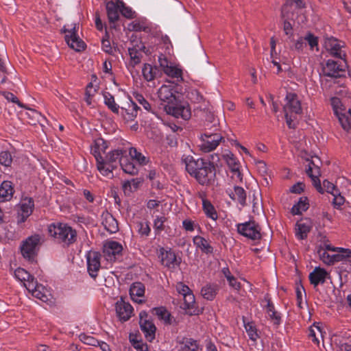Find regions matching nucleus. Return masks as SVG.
<instances>
[{"instance_id": "nucleus-1", "label": "nucleus", "mask_w": 351, "mask_h": 351, "mask_svg": "<svg viewBox=\"0 0 351 351\" xmlns=\"http://www.w3.org/2000/svg\"><path fill=\"white\" fill-rule=\"evenodd\" d=\"M97 168L99 173L107 178L114 176L113 171L119 165L123 171L130 175H136L138 167L128 156L127 147H119L108 152L105 157L99 158Z\"/></svg>"}, {"instance_id": "nucleus-2", "label": "nucleus", "mask_w": 351, "mask_h": 351, "mask_svg": "<svg viewBox=\"0 0 351 351\" xmlns=\"http://www.w3.org/2000/svg\"><path fill=\"white\" fill-rule=\"evenodd\" d=\"M306 174L311 178L313 185L316 190L320 193H324L327 192L331 195L337 191L339 189L330 182L327 180L323 181L322 184L320 182L319 177L321 175L320 169L315 160H308L307 167H306Z\"/></svg>"}, {"instance_id": "nucleus-3", "label": "nucleus", "mask_w": 351, "mask_h": 351, "mask_svg": "<svg viewBox=\"0 0 351 351\" xmlns=\"http://www.w3.org/2000/svg\"><path fill=\"white\" fill-rule=\"evenodd\" d=\"M48 232L51 237L66 245L76 241V231L66 223H53L49 226Z\"/></svg>"}, {"instance_id": "nucleus-4", "label": "nucleus", "mask_w": 351, "mask_h": 351, "mask_svg": "<svg viewBox=\"0 0 351 351\" xmlns=\"http://www.w3.org/2000/svg\"><path fill=\"white\" fill-rule=\"evenodd\" d=\"M285 100L283 110L287 125L289 128H295L297 115L302 112L300 101L295 94L291 93L287 95Z\"/></svg>"}, {"instance_id": "nucleus-5", "label": "nucleus", "mask_w": 351, "mask_h": 351, "mask_svg": "<svg viewBox=\"0 0 351 351\" xmlns=\"http://www.w3.org/2000/svg\"><path fill=\"white\" fill-rule=\"evenodd\" d=\"M177 292L183 297L184 302L181 308L189 315H198L199 310L195 304V295L191 289L182 282L176 285Z\"/></svg>"}, {"instance_id": "nucleus-6", "label": "nucleus", "mask_w": 351, "mask_h": 351, "mask_svg": "<svg viewBox=\"0 0 351 351\" xmlns=\"http://www.w3.org/2000/svg\"><path fill=\"white\" fill-rule=\"evenodd\" d=\"M223 140V137L220 133L206 130L201 135L199 147L203 152L208 153L215 150Z\"/></svg>"}, {"instance_id": "nucleus-7", "label": "nucleus", "mask_w": 351, "mask_h": 351, "mask_svg": "<svg viewBox=\"0 0 351 351\" xmlns=\"http://www.w3.org/2000/svg\"><path fill=\"white\" fill-rule=\"evenodd\" d=\"M77 29L78 26L75 23L71 25V27L69 25L63 27L64 38L68 45L77 51H81L85 49L86 44L77 35Z\"/></svg>"}, {"instance_id": "nucleus-8", "label": "nucleus", "mask_w": 351, "mask_h": 351, "mask_svg": "<svg viewBox=\"0 0 351 351\" xmlns=\"http://www.w3.org/2000/svg\"><path fill=\"white\" fill-rule=\"evenodd\" d=\"M40 244V237L38 234L27 237L21 245L23 256L29 261H33L37 254Z\"/></svg>"}, {"instance_id": "nucleus-9", "label": "nucleus", "mask_w": 351, "mask_h": 351, "mask_svg": "<svg viewBox=\"0 0 351 351\" xmlns=\"http://www.w3.org/2000/svg\"><path fill=\"white\" fill-rule=\"evenodd\" d=\"M158 62L165 75L174 79L177 82L183 81L182 70L179 66L174 64L162 54L158 56Z\"/></svg>"}, {"instance_id": "nucleus-10", "label": "nucleus", "mask_w": 351, "mask_h": 351, "mask_svg": "<svg viewBox=\"0 0 351 351\" xmlns=\"http://www.w3.org/2000/svg\"><path fill=\"white\" fill-rule=\"evenodd\" d=\"M239 234L253 241L261 239V228L254 221H249L237 225Z\"/></svg>"}, {"instance_id": "nucleus-11", "label": "nucleus", "mask_w": 351, "mask_h": 351, "mask_svg": "<svg viewBox=\"0 0 351 351\" xmlns=\"http://www.w3.org/2000/svg\"><path fill=\"white\" fill-rule=\"evenodd\" d=\"M165 110L168 114L178 119L188 120L191 116L189 105L186 102H181L180 99L172 105H165Z\"/></svg>"}, {"instance_id": "nucleus-12", "label": "nucleus", "mask_w": 351, "mask_h": 351, "mask_svg": "<svg viewBox=\"0 0 351 351\" xmlns=\"http://www.w3.org/2000/svg\"><path fill=\"white\" fill-rule=\"evenodd\" d=\"M347 67L345 60L335 61L328 60L323 67L322 71L325 76L337 78L343 76Z\"/></svg>"}, {"instance_id": "nucleus-13", "label": "nucleus", "mask_w": 351, "mask_h": 351, "mask_svg": "<svg viewBox=\"0 0 351 351\" xmlns=\"http://www.w3.org/2000/svg\"><path fill=\"white\" fill-rule=\"evenodd\" d=\"M139 324L141 331L144 333L147 341L152 342L155 339L156 327L151 317L146 311H142L139 313Z\"/></svg>"}, {"instance_id": "nucleus-14", "label": "nucleus", "mask_w": 351, "mask_h": 351, "mask_svg": "<svg viewBox=\"0 0 351 351\" xmlns=\"http://www.w3.org/2000/svg\"><path fill=\"white\" fill-rule=\"evenodd\" d=\"M160 100L165 105H172L180 99V95L173 84H164L158 91Z\"/></svg>"}, {"instance_id": "nucleus-15", "label": "nucleus", "mask_w": 351, "mask_h": 351, "mask_svg": "<svg viewBox=\"0 0 351 351\" xmlns=\"http://www.w3.org/2000/svg\"><path fill=\"white\" fill-rule=\"evenodd\" d=\"M310 49H315L318 51V38L311 32H308L304 36L299 37L294 41L293 48L299 53H302L306 45Z\"/></svg>"}, {"instance_id": "nucleus-16", "label": "nucleus", "mask_w": 351, "mask_h": 351, "mask_svg": "<svg viewBox=\"0 0 351 351\" xmlns=\"http://www.w3.org/2000/svg\"><path fill=\"white\" fill-rule=\"evenodd\" d=\"M182 162L184 164L186 171L194 178L195 173H197L202 167H204L208 160L202 158L195 159L191 155L184 154L182 157Z\"/></svg>"}, {"instance_id": "nucleus-17", "label": "nucleus", "mask_w": 351, "mask_h": 351, "mask_svg": "<svg viewBox=\"0 0 351 351\" xmlns=\"http://www.w3.org/2000/svg\"><path fill=\"white\" fill-rule=\"evenodd\" d=\"M158 258L161 264L169 269H174L180 264V261L177 259L175 252L171 248L160 247L158 250Z\"/></svg>"}, {"instance_id": "nucleus-18", "label": "nucleus", "mask_w": 351, "mask_h": 351, "mask_svg": "<svg viewBox=\"0 0 351 351\" xmlns=\"http://www.w3.org/2000/svg\"><path fill=\"white\" fill-rule=\"evenodd\" d=\"M215 168L212 162L208 161L204 167L195 173L194 178L201 185H209L215 176Z\"/></svg>"}, {"instance_id": "nucleus-19", "label": "nucleus", "mask_w": 351, "mask_h": 351, "mask_svg": "<svg viewBox=\"0 0 351 351\" xmlns=\"http://www.w3.org/2000/svg\"><path fill=\"white\" fill-rule=\"evenodd\" d=\"M101 254L95 251H90L86 254L88 272L94 279L97 276L101 267Z\"/></svg>"}, {"instance_id": "nucleus-20", "label": "nucleus", "mask_w": 351, "mask_h": 351, "mask_svg": "<svg viewBox=\"0 0 351 351\" xmlns=\"http://www.w3.org/2000/svg\"><path fill=\"white\" fill-rule=\"evenodd\" d=\"M34 208V202L31 197L23 199L20 203V209L18 212V223H24L32 215Z\"/></svg>"}, {"instance_id": "nucleus-21", "label": "nucleus", "mask_w": 351, "mask_h": 351, "mask_svg": "<svg viewBox=\"0 0 351 351\" xmlns=\"http://www.w3.org/2000/svg\"><path fill=\"white\" fill-rule=\"evenodd\" d=\"M140 107L133 101L130 100L120 107L119 114L127 121H133L136 118Z\"/></svg>"}, {"instance_id": "nucleus-22", "label": "nucleus", "mask_w": 351, "mask_h": 351, "mask_svg": "<svg viewBox=\"0 0 351 351\" xmlns=\"http://www.w3.org/2000/svg\"><path fill=\"white\" fill-rule=\"evenodd\" d=\"M123 247L115 241H106L103 247V253L108 261H114L116 256L121 253Z\"/></svg>"}, {"instance_id": "nucleus-23", "label": "nucleus", "mask_w": 351, "mask_h": 351, "mask_svg": "<svg viewBox=\"0 0 351 351\" xmlns=\"http://www.w3.org/2000/svg\"><path fill=\"white\" fill-rule=\"evenodd\" d=\"M25 288L34 297L43 302L48 300L47 290L43 285L38 284L36 280L31 282H26Z\"/></svg>"}, {"instance_id": "nucleus-24", "label": "nucleus", "mask_w": 351, "mask_h": 351, "mask_svg": "<svg viewBox=\"0 0 351 351\" xmlns=\"http://www.w3.org/2000/svg\"><path fill=\"white\" fill-rule=\"evenodd\" d=\"M121 7H123V2L120 0H111L106 3L107 15L110 23L119 19Z\"/></svg>"}, {"instance_id": "nucleus-25", "label": "nucleus", "mask_w": 351, "mask_h": 351, "mask_svg": "<svg viewBox=\"0 0 351 351\" xmlns=\"http://www.w3.org/2000/svg\"><path fill=\"white\" fill-rule=\"evenodd\" d=\"M116 313L121 321H128L132 316L133 307L122 299L117 301L115 306Z\"/></svg>"}, {"instance_id": "nucleus-26", "label": "nucleus", "mask_w": 351, "mask_h": 351, "mask_svg": "<svg viewBox=\"0 0 351 351\" xmlns=\"http://www.w3.org/2000/svg\"><path fill=\"white\" fill-rule=\"evenodd\" d=\"M329 276L327 271L320 267H316L313 271L309 274L308 278L311 285L316 287L319 284H324Z\"/></svg>"}, {"instance_id": "nucleus-27", "label": "nucleus", "mask_w": 351, "mask_h": 351, "mask_svg": "<svg viewBox=\"0 0 351 351\" xmlns=\"http://www.w3.org/2000/svg\"><path fill=\"white\" fill-rule=\"evenodd\" d=\"M326 47L331 56L340 60H344L346 53L344 51L342 50V45L337 40L333 38L329 39L326 43Z\"/></svg>"}, {"instance_id": "nucleus-28", "label": "nucleus", "mask_w": 351, "mask_h": 351, "mask_svg": "<svg viewBox=\"0 0 351 351\" xmlns=\"http://www.w3.org/2000/svg\"><path fill=\"white\" fill-rule=\"evenodd\" d=\"M108 147V142L103 138H97L94 141L91 146V154L95 158L97 164L99 162V158H103V154H105Z\"/></svg>"}, {"instance_id": "nucleus-29", "label": "nucleus", "mask_w": 351, "mask_h": 351, "mask_svg": "<svg viewBox=\"0 0 351 351\" xmlns=\"http://www.w3.org/2000/svg\"><path fill=\"white\" fill-rule=\"evenodd\" d=\"M101 219L102 225L110 233H116L119 230L118 222L110 213H103Z\"/></svg>"}, {"instance_id": "nucleus-30", "label": "nucleus", "mask_w": 351, "mask_h": 351, "mask_svg": "<svg viewBox=\"0 0 351 351\" xmlns=\"http://www.w3.org/2000/svg\"><path fill=\"white\" fill-rule=\"evenodd\" d=\"M226 193L233 201L239 202L242 206L246 205V192L243 187L235 186L233 190H227Z\"/></svg>"}, {"instance_id": "nucleus-31", "label": "nucleus", "mask_w": 351, "mask_h": 351, "mask_svg": "<svg viewBox=\"0 0 351 351\" xmlns=\"http://www.w3.org/2000/svg\"><path fill=\"white\" fill-rule=\"evenodd\" d=\"M128 156L131 161L134 163L136 161L138 165L144 166L149 163V159L148 157L143 155L141 152L138 151L135 147H130L127 148Z\"/></svg>"}, {"instance_id": "nucleus-32", "label": "nucleus", "mask_w": 351, "mask_h": 351, "mask_svg": "<svg viewBox=\"0 0 351 351\" xmlns=\"http://www.w3.org/2000/svg\"><path fill=\"white\" fill-rule=\"evenodd\" d=\"M194 245L198 247L202 253L206 254H211L213 253V247L210 245V242L201 236H195L193 239Z\"/></svg>"}, {"instance_id": "nucleus-33", "label": "nucleus", "mask_w": 351, "mask_h": 351, "mask_svg": "<svg viewBox=\"0 0 351 351\" xmlns=\"http://www.w3.org/2000/svg\"><path fill=\"white\" fill-rule=\"evenodd\" d=\"M219 289V287L218 285L208 283L202 288L201 294L204 299L212 301L217 295Z\"/></svg>"}, {"instance_id": "nucleus-34", "label": "nucleus", "mask_w": 351, "mask_h": 351, "mask_svg": "<svg viewBox=\"0 0 351 351\" xmlns=\"http://www.w3.org/2000/svg\"><path fill=\"white\" fill-rule=\"evenodd\" d=\"M14 193L12 182L4 181L0 186V202H4L11 199Z\"/></svg>"}, {"instance_id": "nucleus-35", "label": "nucleus", "mask_w": 351, "mask_h": 351, "mask_svg": "<svg viewBox=\"0 0 351 351\" xmlns=\"http://www.w3.org/2000/svg\"><path fill=\"white\" fill-rule=\"evenodd\" d=\"M223 159L225 160L230 169L232 172L239 173L240 162L237 157L230 152H228L222 155Z\"/></svg>"}, {"instance_id": "nucleus-36", "label": "nucleus", "mask_w": 351, "mask_h": 351, "mask_svg": "<svg viewBox=\"0 0 351 351\" xmlns=\"http://www.w3.org/2000/svg\"><path fill=\"white\" fill-rule=\"evenodd\" d=\"M142 73L143 78L146 81L150 82L159 76L160 71L155 66H152L149 64H145L142 69Z\"/></svg>"}, {"instance_id": "nucleus-37", "label": "nucleus", "mask_w": 351, "mask_h": 351, "mask_svg": "<svg viewBox=\"0 0 351 351\" xmlns=\"http://www.w3.org/2000/svg\"><path fill=\"white\" fill-rule=\"evenodd\" d=\"M337 254H332L334 263L337 262H346L351 264V250L343 247H338L335 252Z\"/></svg>"}, {"instance_id": "nucleus-38", "label": "nucleus", "mask_w": 351, "mask_h": 351, "mask_svg": "<svg viewBox=\"0 0 351 351\" xmlns=\"http://www.w3.org/2000/svg\"><path fill=\"white\" fill-rule=\"evenodd\" d=\"M104 104L113 113L119 114L120 106L115 102L114 96L109 92L103 93Z\"/></svg>"}, {"instance_id": "nucleus-39", "label": "nucleus", "mask_w": 351, "mask_h": 351, "mask_svg": "<svg viewBox=\"0 0 351 351\" xmlns=\"http://www.w3.org/2000/svg\"><path fill=\"white\" fill-rule=\"evenodd\" d=\"M309 207L308 199L306 197H301L298 202L291 208V213L294 215H301L307 210Z\"/></svg>"}, {"instance_id": "nucleus-40", "label": "nucleus", "mask_w": 351, "mask_h": 351, "mask_svg": "<svg viewBox=\"0 0 351 351\" xmlns=\"http://www.w3.org/2000/svg\"><path fill=\"white\" fill-rule=\"evenodd\" d=\"M145 293V286L143 283L140 282H134L130 289V294L133 300L138 303H141L143 302L142 300H135L134 297H142Z\"/></svg>"}, {"instance_id": "nucleus-41", "label": "nucleus", "mask_w": 351, "mask_h": 351, "mask_svg": "<svg viewBox=\"0 0 351 351\" xmlns=\"http://www.w3.org/2000/svg\"><path fill=\"white\" fill-rule=\"evenodd\" d=\"M14 276L17 280L23 283L25 287L26 282H31L32 281H34L36 280L32 275H31L25 269L21 267L16 269L14 271Z\"/></svg>"}, {"instance_id": "nucleus-42", "label": "nucleus", "mask_w": 351, "mask_h": 351, "mask_svg": "<svg viewBox=\"0 0 351 351\" xmlns=\"http://www.w3.org/2000/svg\"><path fill=\"white\" fill-rule=\"evenodd\" d=\"M202 210L208 218H210L214 221H216L218 219L217 212L215 206L210 201H204Z\"/></svg>"}, {"instance_id": "nucleus-43", "label": "nucleus", "mask_w": 351, "mask_h": 351, "mask_svg": "<svg viewBox=\"0 0 351 351\" xmlns=\"http://www.w3.org/2000/svg\"><path fill=\"white\" fill-rule=\"evenodd\" d=\"M154 314L157 315L159 319L164 320L167 324H171V315L164 307H156L152 309Z\"/></svg>"}, {"instance_id": "nucleus-44", "label": "nucleus", "mask_w": 351, "mask_h": 351, "mask_svg": "<svg viewBox=\"0 0 351 351\" xmlns=\"http://www.w3.org/2000/svg\"><path fill=\"white\" fill-rule=\"evenodd\" d=\"M295 228V237L300 240H303L307 237L311 230V227L306 223H297Z\"/></svg>"}, {"instance_id": "nucleus-45", "label": "nucleus", "mask_w": 351, "mask_h": 351, "mask_svg": "<svg viewBox=\"0 0 351 351\" xmlns=\"http://www.w3.org/2000/svg\"><path fill=\"white\" fill-rule=\"evenodd\" d=\"M295 6V8L301 9L305 7L303 0H287L286 4L282 8V16L285 18V12L289 10V7Z\"/></svg>"}, {"instance_id": "nucleus-46", "label": "nucleus", "mask_w": 351, "mask_h": 351, "mask_svg": "<svg viewBox=\"0 0 351 351\" xmlns=\"http://www.w3.org/2000/svg\"><path fill=\"white\" fill-rule=\"evenodd\" d=\"M129 55L130 57V62L129 66L134 68L136 64L141 62V54L136 48L128 49Z\"/></svg>"}, {"instance_id": "nucleus-47", "label": "nucleus", "mask_w": 351, "mask_h": 351, "mask_svg": "<svg viewBox=\"0 0 351 351\" xmlns=\"http://www.w3.org/2000/svg\"><path fill=\"white\" fill-rule=\"evenodd\" d=\"M167 221L165 216H156L154 220V229L156 234H159L165 230L164 223Z\"/></svg>"}, {"instance_id": "nucleus-48", "label": "nucleus", "mask_w": 351, "mask_h": 351, "mask_svg": "<svg viewBox=\"0 0 351 351\" xmlns=\"http://www.w3.org/2000/svg\"><path fill=\"white\" fill-rule=\"evenodd\" d=\"M245 329L250 340L256 341L259 337L257 332V329L252 322H248L244 324Z\"/></svg>"}, {"instance_id": "nucleus-49", "label": "nucleus", "mask_w": 351, "mask_h": 351, "mask_svg": "<svg viewBox=\"0 0 351 351\" xmlns=\"http://www.w3.org/2000/svg\"><path fill=\"white\" fill-rule=\"evenodd\" d=\"M183 350L185 351H199L197 341L191 338H185L183 339Z\"/></svg>"}, {"instance_id": "nucleus-50", "label": "nucleus", "mask_w": 351, "mask_h": 351, "mask_svg": "<svg viewBox=\"0 0 351 351\" xmlns=\"http://www.w3.org/2000/svg\"><path fill=\"white\" fill-rule=\"evenodd\" d=\"M320 260L325 264L330 265L334 264L332 255L328 254L322 247H320L317 251Z\"/></svg>"}, {"instance_id": "nucleus-51", "label": "nucleus", "mask_w": 351, "mask_h": 351, "mask_svg": "<svg viewBox=\"0 0 351 351\" xmlns=\"http://www.w3.org/2000/svg\"><path fill=\"white\" fill-rule=\"evenodd\" d=\"M138 232L141 237H148L151 232L149 223L148 221H140L137 223Z\"/></svg>"}, {"instance_id": "nucleus-52", "label": "nucleus", "mask_w": 351, "mask_h": 351, "mask_svg": "<svg viewBox=\"0 0 351 351\" xmlns=\"http://www.w3.org/2000/svg\"><path fill=\"white\" fill-rule=\"evenodd\" d=\"M12 162V156L10 152L8 151H2L0 153V164L8 167H10Z\"/></svg>"}, {"instance_id": "nucleus-53", "label": "nucleus", "mask_w": 351, "mask_h": 351, "mask_svg": "<svg viewBox=\"0 0 351 351\" xmlns=\"http://www.w3.org/2000/svg\"><path fill=\"white\" fill-rule=\"evenodd\" d=\"M333 196V199L332 201V204L335 208L336 209H341V207L342 205H343L345 202V198L343 196H342L339 191L338 190L336 191L334 195H332Z\"/></svg>"}, {"instance_id": "nucleus-54", "label": "nucleus", "mask_w": 351, "mask_h": 351, "mask_svg": "<svg viewBox=\"0 0 351 351\" xmlns=\"http://www.w3.org/2000/svg\"><path fill=\"white\" fill-rule=\"evenodd\" d=\"M96 93V89L93 88L91 83L88 84L86 86L85 92V101L88 105H90L92 103V98Z\"/></svg>"}, {"instance_id": "nucleus-55", "label": "nucleus", "mask_w": 351, "mask_h": 351, "mask_svg": "<svg viewBox=\"0 0 351 351\" xmlns=\"http://www.w3.org/2000/svg\"><path fill=\"white\" fill-rule=\"evenodd\" d=\"M136 101L141 105L145 110L148 112H152V106L145 97L141 94H136L135 96Z\"/></svg>"}, {"instance_id": "nucleus-56", "label": "nucleus", "mask_w": 351, "mask_h": 351, "mask_svg": "<svg viewBox=\"0 0 351 351\" xmlns=\"http://www.w3.org/2000/svg\"><path fill=\"white\" fill-rule=\"evenodd\" d=\"M3 95L8 101L17 104L21 108H25L24 104H22L12 93L3 92Z\"/></svg>"}, {"instance_id": "nucleus-57", "label": "nucleus", "mask_w": 351, "mask_h": 351, "mask_svg": "<svg viewBox=\"0 0 351 351\" xmlns=\"http://www.w3.org/2000/svg\"><path fill=\"white\" fill-rule=\"evenodd\" d=\"M130 29L135 32L145 31L146 25L140 21H134L130 25Z\"/></svg>"}, {"instance_id": "nucleus-58", "label": "nucleus", "mask_w": 351, "mask_h": 351, "mask_svg": "<svg viewBox=\"0 0 351 351\" xmlns=\"http://www.w3.org/2000/svg\"><path fill=\"white\" fill-rule=\"evenodd\" d=\"M132 346L137 351H149L148 346L139 341H132Z\"/></svg>"}, {"instance_id": "nucleus-59", "label": "nucleus", "mask_w": 351, "mask_h": 351, "mask_svg": "<svg viewBox=\"0 0 351 351\" xmlns=\"http://www.w3.org/2000/svg\"><path fill=\"white\" fill-rule=\"evenodd\" d=\"M183 228L188 232H193L195 230V223L193 221L186 219L182 221Z\"/></svg>"}, {"instance_id": "nucleus-60", "label": "nucleus", "mask_w": 351, "mask_h": 351, "mask_svg": "<svg viewBox=\"0 0 351 351\" xmlns=\"http://www.w3.org/2000/svg\"><path fill=\"white\" fill-rule=\"evenodd\" d=\"M121 14L128 19H132L134 16V12L132 11V8L125 6L123 3V7H121Z\"/></svg>"}, {"instance_id": "nucleus-61", "label": "nucleus", "mask_w": 351, "mask_h": 351, "mask_svg": "<svg viewBox=\"0 0 351 351\" xmlns=\"http://www.w3.org/2000/svg\"><path fill=\"white\" fill-rule=\"evenodd\" d=\"M304 185L303 183L298 182L291 187L290 191L292 193L300 194L304 191Z\"/></svg>"}, {"instance_id": "nucleus-62", "label": "nucleus", "mask_w": 351, "mask_h": 351, "mask_svg": "<svg viewBox=\"0 0 351 351\" xmlns=\"http://www.w3.org/2000/svg\"><path fill=\"white\" fill-rule=\"evenodd\" d=\"M269 316L273 320L274 324L275 325L278 326L281 324L282 319H281L280 313H279L276 311L270 313V314H269Z\"/></svg>"}, {"instance_id": "nucleus-63", "label": "nucleus", "mask_w": 351, "mask_h": 351, "mask_svg": "<svg viewBox=\"0 0 351 351\" xmlns=\"http://www.w3.org/2000/svg\"><path fill=\"white\" fill-rule=\"evenodd\" d=\"M227 280L228 281L229 285L231 287L234 288L236 290L240 289L241 284L239 282L237 281V278L234 276H229Z\"/></svg>"}, {"instance_id": "nucleus-64", "label": "nucleus", "mask_w": 351, "mask_h": 351, "mask_svg": "<svg viewBox=\"0 0 351 351\" xmlns=\"http://www.w3.org/2000/svg\"><path fill=\"white\" fill-rule=\"evenodd\" d=\"M102 49L104 51L108 54H112L113 53V49L110 45V43L108 40H102Z\"/></svg>"}]
</instances>
